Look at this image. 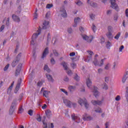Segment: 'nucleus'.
I'll return each instance as SVG.
<instances>
[{
  "label": "nucleus",
  "mask_w": 128,
  "mask_h": 128,
  "mask_svg": "<svg viewBox=\"0 0 128 128\" xmlns=\"http://www.w3.org/2000/svg\"><path fill=\"white\" fill-rule=\"evenodd\" d=\"M83 120H92V117L88 114H85L83 116Z\"/></svg>",
  "instance_id": "obj_14"
},
{
  "label": "nucleus",
  "mask_w": 128,
  "mask_h": 128,
  "mask_svg": "<svg viewBox=\"0 0 128 128\" xmlns=\"http://www.w3.org/2000/svg\"><path fill=\"white\" fill-rule=\"evenodd\" d=\"M110 2L111 4V7L112 8L116 10V12H118L120 10L118 4L116 3V0H110Z\"/></svg>",
  "instance_id": "obj_5"
},
{
  "label": "nucleus",
  "mask_w": 128,
  "mask_h": 128,
  "mask_svg": "<svg viewBox=\"0 0 128 128\" xmlns=\"http://www.w3.org/2000/svg\"><path fill=\"white\" fill-rule=\"evenodd\" d=\"M98 88L94 86L93 88V94L96 98H98L100 96V92H98Z\"/></svg>",
  "instance_id": "obj_10"
},
{
  "label": "nucleus",
  "mask_w": 128,
  "mask_h": 128,
  "mask_svg": "<svg viewBox=\"0 0 128 128\" xmlns=\"http://www.w3.org/2000/svg\"><path fill=\"white\" fill-rule=\"evenodd\" d=\"M46 114L47 116V118H50V116H52V111H50V110H48L46 111Z\"/></svg>",
  "instance_id": "obj_23"
},
{
  "label": "nucleus",
  "mask_w": 128,
  "mask_h": 128,
  "mask_svg": "<svg viewBox=\"0 0 128 128\" xmlns=\"http://www.w3.org/2000/svg\"><path fill=\"white\" fill-rule=\"evenodd\" d=\"M67 74H68V76H72V70H68L67 71Z\"/></svg>",
  "instance_id": "obj_55"
},
{
  "label": "nucleus",
  "mask_w": 128,
  "mask_h": 128,
  "mask_svg": "<svg viewBox=\"0 0 128 128\" xmlns=\"http://www.w3.org/2000/svg\"><path fill=\"white\" fill-rule=\"evenodd\" d=\"M110 64H107L104 67V70H108L110 69Z\"/></svg>",
  "instance_id": "obj_38"
},
{
  "label": "nucleus",
  "mask_w": 128,
  "mask_h": 128,
  "mask_svg": "<svg viewBox=\"0 0 128 128\" xmlns=\"http://www.w3.org/2000/svg\"><path fill=\"white\" fill-rule=\"evenodd\" d=\"M88 55L86 57H84L83 60H84L86 62H90V60H92V56H94V52L90 50H87Z\"/></svg>",
  "instance_id": "obj_1"
},
{
  "label": "nucleus",
  "mask_w": 128,
  "mask_h": 128,
  "mask_svg": "<svg viewBox=\"0 0 128 128\" xmlns=\"http://www.w3.org/2000/svg\"><path fill=\"white\" fill-rule=\"evenodd\" d=\"M120 32H118V34L114 36V38L115 40H118L120 38Z\"/></svg>",
  "instance_id": "obj_40"
},
{
  "label": "nucleus",
  "mask_w": 128,
  "mask_h": 128,
  "mask_svg": "<svg viewBox=\"0 0 128 128\" xmlns=\"http://www.w3.org/2000/svg\"><path fill=\"white\" fill-rule=\"evenodd\" d=\"M61 66H63V68H64V70H68V63L63 62L61 63Z\"/></svg>",
  "instance_id": "obj_17"
},
{
  "label": "nucleus",
  "mask_w": 128,
  "mask_h": 128,
  "mask_svg": "<svg viewBox=\"0 0 128 128\" xmlns=\"http://www.w3.org/2000/svg\"><path fill=\"white\" fill-rule=\"evenodd\" d=\"M71 66L72 68H76V64L74 62H72L71 64Z\"/></svg>",
  "instance_id": "obj_44"
},
{
  "label": "nucleus",
  "mask_w": 128,
  "mask_h": 128,
  "mask_svg": "<svg viewBox=\"0 0 128 128\" xmlns=\"http://www.w3.org/2000/svg\"><path fill=\"white\" fill-rule=\"evenodd\" d=\"M59 12L62 18H66V16H68L66 11V10H64V8H60Z\"/></svg>",
  "instance_id": "obj_9"
},
{
  "label": "nucleus",
  "mask_w": 128,
  "mask_h": 128,
  "mask_svg": "<svg viewBox=\"0 0 128 128\" xmlns=\"http://www.w3.org/2000/svg\"><path fill=\"white\" fill-rule=\"evenodd\" d=\"M116 62H114L113 63L112 69L113 70H116Z\"/></svg>",
  "instance_id": "obj_62"
},
{
  "label": "nucleus",
  "mask_w": 128,
  "mask_h": 128,
  "mask_svg": "<svg viewBox=\"0 0 128 128\" xmlns=\"http://www.w3.org/2000/svg\"><path fill=\"white\" fill-rule=\"evenodd\" d=\"M46 76L49 82H54V79L52 78V75L46 74Z\"/></svg>",
  "instance_id": "obj_26"
},
{
  "label": "nucleus",
  "mask_w": 128,
  "mask_h": 128,
  "mask_svg": "<svg viewBox=\"0 0 128 128\" xmlns=\"http://www.w3.org/2000/svg\"><path fill=\"white\" fill-rule=\"evenodd\" d=\"M71 118L72 120H74L76 122H78H78H80V116H76V114H72L71 115Z\"/></svg>",
  "instance_id": "obj_8"
},
{
  "label": "nucleus",
  "mask_w": 128,
  "mask_h": 128,
  "mask_svg": "<svg viewBox=\"0 0 128 128\" xmlns=\"http://www.w3.org/2000/svg\"><path fill=\"white\" fill-rule=\"evenodd\" d=\"M74 24H78L79 22H80V18L77 17L76 18H75L74 19Z\"/></svg>",
  "instance_id": "obj_33"
},
{
  "label": "nucleus",
  "mask_w": 128,
  "mask_h": 128,
  "mask_svg": "<svg viewBox=\"0 0 128 128\" xmlns=\"http://www.w3.org/2000/svg\"><path fill=\"white\" fill-rule=\"evenodd\" d=\"M112 42H110V41H108L106 44V46L108 48H110V46H112Z\"/></svg>",
  "instance_id": "obj_34"
},
{
  "label": "nucleus",
  "mask_w": 128,
  "mask_h": 128,
  "mask_svg": "<svg viewBox=\"0 0 128 128\" xmlns=\"http://www.w3.org/2000/svg\"><path fill=\"white\" fill-rule=\"evenodd\" d=\"M54 6V5L52 4H48L46 5V8H52Z\"/></svg>",
  "instance_id": "obj_48"
},
{
  "label": "nucleus",
  "mask_w": 128,
  "mask_h": 128,
  "mask_svg": "<svg viewBox=\"0 0 128 128\" xmlns=\"http://www.w3.org/2000/svg\"><path fill=\"white\" fill-rule=\"evenodd\" d=\"M90 18H91V20H94V18H96V15H94L93 14H90Z\"/></svg>",
  "instance_id": "obj_39"
},
{
  "label": "nucleus",
  "mask_w": 128,
  "mask_h": 128,
  "mask_svg": "<svg viewBox=\"0 0 128 128\" xmlns=\"http://www.w3.org/2000/svg\"><path fill=\"white\" fill-rule=\"evenodd\" d=\"M14 82H13L11 84V86L7 90V94H12V88L14 86Z\"/></svg>",
  "instance_id": "obj_16"
},
{
  "label": "nucleus",
  "mask_w": 128,
  "mask_h": 128,
  "mask_svg": "<svg viewBox=\"0 0 128 128\" xmlns=\"http://www.w3.org/2000/svg\"><path fill=\"white\" fill-rule=\"evenodd\" d=\"M50 12H47L46 14V18H50Z\"/></svg>",
  "instance_id": "obj_51"
},
{
  "label": "nucleus",
  "mask_w": 128,
  "mask_h": 128,
  "mask_svg": "<svg viewBox=\"0 0 128 128\" xmlns=\"http://www.w3.org/2000/svg\"><path fill=\"white\" fill-rule=\"evenodd\" d=\"M86 84L88 88H90L92 84V80L88 78V79L86 80Z\"/></svg>",
  "instance_id": "obj_25"
},
{
  "label": "nucleus",
  "mask_w": 128,
  "mask_h": 128,
  "mask_svg": "<svg viewBox=\"0 0 128 128\" xmlns=\"http://www.w3.org/2000/svg\"><path fill=\"white\" fill-rule=\"evenodd\" d=\"M12 18L14 22H20V17L14 14L12 15Z\"/></svg>",
  "instance_id": "obj_15"
},
{
  "label": "nucleus",
  "mask_w": 128,
  "mask_h": 128,
  "mask_svg": "<svg viewBox=\"0 0 128 128\" xmlns=\"http://www.w3.org/2000/svg\"><path fill=\"white\" fill-rule=\"evenodd\" d=\"M82 36L84 40L86 41L87 42H92V36H88L86 34H82Z\"/></svg>",
  "instance_id": "obj_7"
},
{
  "label": "nucleus",
  "mask_w": 128,
  "mask_h": 128,
  "mask_svg": "<svg viewBox=\"0 0 128 128\" xmlns=\"http://www.w3.org/2000/svg\"><path fill=\"white\" fill-rule=\"evenodd\" d=\"M50 62L52 64H56V60H54V58H52L51 59Z\"/></svg>",
  "instance_id": "obj_61"
},
{
  "label": "nucleus",
  "mask_w": 128,
  "mask_h": 128,
  "mask_svg": "<svg viewBox=\"0 0 128 128\" xmlns=\"http://www.w3.org/2000/svg\"><path fill=\"white\" fill-rule=\"evenodd\" d=\"M37 12L38 9H36L34 15V20H38V14Z\"/></svg>",
  "instance_id": "obj_28"
},
{
  "label": "nucleus",
  "mask_w": 128,
  "mask_h": 128,
  "mask_svg": "<svg viewBox=\"0 0 128 128\" xmlns=\"http://www.w3.org/2000/svg\"><path fill=\"white\" fill-rule=\"evenodd\" d=\"M99 62H100V61H98V58H94V60L92 61V64H94L96 66H98Z\"/></svg>",
  "instance_id": "obj_24"
},
{
  "label": "nucleus",
  "mask_w": 128,
  "mask_h": 128,
  "mask_svg": "<svg viewBox=\"0 0 128 128\" xmlns=\"http://www.w3.org/2000/svg\"><path fill=\"white\" fill-rule=\"evenodd\" d=\"M6 24V26H10V18H7Z\"/></svg>",
  "instance_id": "obj_50"
},
{
  "label": "nucleus",
  "mask_w": 128,
  "mask_h": 128,
  "mask_svg": "<svg viewBox=\"0 0 128 128\" xmlns=\"http://www.w3.org/2000/svg\"><path fill=\"white\" fill-rule=\"evenodd\" d=\"M33 113H34V111L32 110H30L28 111V114H30V116H32Z\"/></svg>",
  "instance_id": "obj_49"
},
{
  "label": "nucleus",
  "mask_w": 128,
  "mask_h": 128,
  "mask_svg": "<svg viewBox=\"0 0 128 128\" xmlns=\"http://www.w3.org/2000/svg\"><path fill=\"white\" fill-rule=\"evenodd\" d=\"M16 102H17L16 100H14L12 102L10 108L16 109V108L18 104L16 103Z\"/></svg>",
  "instance_id": "obj_22"
},
{
  "label": "nucleus",
  "mask_w": 128,
  "mask_h": 128,
  "mask_svg": "<svg viewBox=\"0 0 128 128\" xmlns=\"http://www.w3.org/2000/svg\"><path fill=\"white\" fill-rule=\"evenodd\" d=\"M76 4L78 6H82V2L80 0H78V2H76Z\"/></svg>",
  "instance_id": "obj_53"
},
{
  "label": "nucleus",
  "mask_w": 128,
  "mask_h": 128,
  "mask_svg": "<svg viewBox=\"0 0 128 128\" xmlns=\"http://www.w3.org/2000/svg\"><path fill=\"white\" fill-rule=\"evenodd\" d=\"M22 112H24V108L21 107L18 110V114H22Z\"/></svg>",
  "instance_id": "obj_56"
},
{
  "label": "nucleus",
  "mask_w": 128,
  "mask_h": 128,
  "mask_svg": "<svg viewBox=\"0 0 128 128\" xmlns=\"http://www.w3.org/2000/svg\"><path fill=\"white\" fill-rule=\"evenodd\" d=\"M115 100L117 102H118L119 100H120V96H117L115 98Z\"/></svg>",
  "instance_id": "obj_60"
},
{
  "label": "nucleus",
  "mask_w": 128,
  "mask_h": 128,
  "mask_svg": "<svg viewBox=\"0 0 128 128\" xmlns=\"http://www.w3.org/2000/svg\"><path fill=\"white\" fill-rule=\"evenodd\" d=\"M128 78V71L126 72V74H124V76L122 78V82L124 84L126 80V78Z\"/></svg>",
  "instance_id": "obj_20"
},
{
  "label": "nucleus",
  "mask_w": 128,
  "mask_h": 128,
  "mask_svg": "<svg viewBox=\"0 0 128 128\" xmlns=\"http://www.w3.org/2000/svg\"><path fill=\"white\" fill-rule=\"evenodd\" d=\"M48 26H49L48 22L45 20L44 22L43 23L42 28L43 30H46V28H48Z\"/></svg>",
  "instance_id": "obj_19"
},
{
  "label": "nucleus",
  "mask_w": 128,
  "mask_h": 128,
  "mask_svg": "<svg viewBox=\"0 0 128 128\" xmlns=\"http://www.w3.org/2000/svg\"><path fill=\"white\" fill-rule=\"evenodd\" d=\"M106 36L110 40H112L114 38V36L112 35V32H108L106 34Z\"/></svg>",
  "instance_id": "obj_21"
},
{
  "label": "nucleus",
  "mask_w": 128,
  "mask_h": 128,
  "mask_svg": "<svg viewBox=\"0 0 128 128\" xmlns=\"http://www.w3.org/2000/svg\"><path fill=\"white\" fill-rule=\"evenodd\" d=\"M48 94H50V92H48L46 90H44L43 92V96L46 98H48Z\"/></svg>",
  "instance_id": "obj_32"
},
{
  "label": "nucleus",
  "mask_w": 128,
  "mask_h": 128,
  "mask_svg": "<svg viewBox=\"0 0 128 128\" xmlns=\"http://www.w3.org/2000/svg\"><path fill=\"white\" fill-rule=\"evenodd\" d=\"M40 34V29H38L36 33L34 34L32 36V40L31 41V44H34V42H36V38H38V36Z\"/></svg>",
  "instance_id": "obj_6"
},
{
  "label": "nucleus",
  "mask_w": 128,
  "mask_h": 128,
  "mask_svg": "<svg viewBox=\"0 0 128 128\" xmlns=\"http://www.w3.org/2000/svg\"><path fill=\"white\" fill-rule=\"evenodd\" d=\"M74 79L77 82H78L80 80V76H78L77 74H76L75 76L74 77Z\"/></svg>",
  "instance_id": "obj_42"
},
{
  "label": "nucleus",
  "mask_w": 128,
  "mask_h": 128,
  "mask_svg": "<svg viewBox=\"0 0 128 128\" xmlns=\"http://www.w3.org/2000/svg\"><path fill=\"white\" fill-rule=\"evenodd\" d=\"M76 90V86H74L70 85L68 86V90L70 94H74V92Z\"/></svg>",
  "instance_id": "obj_11"
},
{
  "label": "nucleus",
  "mask_w": 128,
  "mask_h": 128,
  "mask_svg": "<svg viewBox=\"0 0 128 128\" xmlns=\"http://www.w3.org/2000/svg\"><path fill=\"white\" fill-rule=\"evenodd\" d=\"M60 90L61 92H64V94H65L66 96H68V92H66V90L64 88H60Z\"/></svg>",
  "instance_id": "obj_37"
},
{
  "label": "nucleus",
  "mask_w": 128,
  "mask_h": 128,
  "mask_svg": "<svg viewBox=\"0 0 128 128\" xmlns=\"http://www.w3.org/2000/svg\"><path fill=\"white\" fill-rule=\"evenodd\" d=\"M91 102L94 104V106H100V104H102V100H92Z\"/></svg>",
  "instance_id": "obj_12"
},
{
  "label": "nucleus",
  "mask_w": 128,
  "mask_h": 128,
  "mask_svg": "<svg viewBox=\"0 0 128 128\" xmlns=\"http://www.w3.org/2000/svg\"><path fill=\"white\" fill-rule=\"evenodd\" d=\"M112 27L109 26H108V32H112Z\"/></svg>",
  "instance_id": "obj_43"
},
{
  "label": "nucleus",
  "mask_w": 128,
  "mask_h": 128,
  "mask_svg": "<svg viewBox=\"0 0 128 128\" xmlns=\"http://www.w3.org/2000/svg\"><path fill=\"white\" fill-rule=\"evenodd\" d=\"M112 10H108L106 12L108 16H110L112 14Z\"/></svg>",
  "instance_id": "obj_63"
},
{
  "label": "nucleus",
  "mask_w": 128,
  "mask_h": 128,
  "mask_svg": "<svg viewBox=\"0 0 128 128\" xmlns=\"http://www.w3.org/2000/svg\"><path fill=\"white\" fill-rule=\"evenodd\" d=\"M124 48V46L122 45L120 46V47L119 48V52H122V50Z\"/></svg>",
  "instance_id": "obj_54"
},
{
  "label": "nucleus",
  "mask_w": 128,
  "mask_h": 128,
  "mask_svg": "<svg viewBox=\"0 0 128 128\" xmlns=\"http://www.w3.org/2000/svg\"><path fill=\"white\" fill-rule=\"evenodd\" d=\"M8 95H9V96L8 97V102H10V100H12V94H10Z\"/></svg>",
  "instance_id": "obj_46"
},
{
  "label": "nucleus",
  "mask_w": 128,
  "mask_h": 128,
  "mask_svg": "<svg viewBox=\"0 0 128 128\" xmlns=\"http://www.w3.org/2000/svg\"><path fill=\"white\" fill-rule=\"evenodd\" d=\"M104 60H106V58L101 60L99 62L98 66H104Z\"/></svg>",
  "instance_id": "obj_31"
},
{
  "label": "nucleus",
  "mask_w": 128,
  "mask_h": 128,
  "mask_svg": "<svg viewBox=\"0 0 128 128\" xmlns=\"http://www.w3.org/2000/svg\"><path fill=\"white\" fill-rule=\"evenodd\" d=\"M95 112H96L100 113V112H102V109H100V108H98L97 109H96L95 110Z\"/></svg>",
  "instance_id": "obj_58"
},
{
  "label": "nucleus",
  "mask_w": 128,
  "mask_h": 128,
  "mask_svg": "<svg viewBox=\"0 0 128 128\" xmlns=\"http://www.w3.org/2000/svg\"><path fill=\"white\" fill-rule=\"evenodd\" d=\"M64 80L66 82H70V78H68V76H65L64 77Z\"/></svg>",
  "instance_id": "obj_41"
},
{
  "label": "nucleus",
  "mask_w": 128,
  "mask_h": 128,
  "mask_svg": "<svg viewBox=\"0 0 128 128\" xmlns=\"http://www.w3.org/2000/svg\"><path fill=\"white\" fill-rule=\"evenodd\" d=\"M80 57L78 56H76V58H71L72 60H78Z\"/></svg>",
  "instance_id": "obj_47"
},
{
  "label": "nucleus",
  "mask_w": 128,
  "mask_h": 128,
  "mask_svg": "<svg viewBox=\"0 0 128 128\" xmlns=\"http://www.w3.org/2000/svg\"><path fill=\"white\" fill-rule=\"evenodd\" d=\"M42 82L40 81L38 82L37 84L38 86H42Z\"/></svg>",
  "instance_id": "obj_64"
},
{
  "label": "nucleus",
  "mask_w": 128,
  "mask_h": 128,
  "mask_svg": "<svg viewBox=\"0 0 128 128\" xmlns=\"http://www.w3.org/2000/svg\"><path fill=\"white\" fill-rule=\"evenodd\" d=\"M50 40V34H48V36H47V41L48 42Z\"/></svg>",
  "instance_id": "obj_59"
},
{
  "label": "nucleus",
  "mask_w": 128,
  "mask_h": 128,
  "mask_svg": "<svg viewBox=\"0 0 128 128\" xmlns=\"http://www.w3.org/2000/svg\"><path fill=\"white\" fill-rule=\"evenodd\" d=\"M102 88H104V90H108V84H106V83H104L102 85Z\"/></svg>",
  "instance_id": "obj_29"
},
{
  "label": "nucleus",
  "mask_w": 128,
  "mask_h": 128,
  "mask_svg": "<svg viewBox=\"0 0 128 128\" xmlns=\"http://www.w3.org/2000/svg\"><path fill=\"white\" fill-rule=\"evenodd\" d=\"M67 32L68 33H69L70 34H72V28H68V29H67Z\"/></svg>",
  "instance_id": "obj_36"
},
{
  "label": "nucleus",
  "mask_w": 128,
  "mask_h": 128,
  "mask_svg": "<svg viewBox=\"0 0 128 128\" xmlns=\"http://www.w3.org/2000/svg\"><path fill=\"white\" fill-rule=\"evenodd\" d=\"M20 68H18L15 72V76H18L20 74Z\"/></svg>",
  "instance_id": "obj_27"
},
{
  "label": "nucleus",
  "mask_w": 128,
  "mask_h": 128,
  "mask_svg": "<svg viewBox=\"0 0 128 128\" xmlns=\"http://www.w3.org/2000/svg\"><path fill=\"white\" fill-rule=\"evenodd\" d=\"M92 30L94 32H96V27L94 24L92 25Z\"/></svg>",
  "instance_id": "obj_45"
},
{
  "label": "nucleus",
  "mask_w": 128,
  "mask_h": 128,
  "mask_svg": "<svg viewBox=\"0 0 128 128\" xmlns=\"http://www.w3.org/2000/svg\"><path fill=\"white\" fill-rule=\"evenodd\" d=\"M78 102L81 106H84L86 108H88V102L86 99L84 98L83 99H82V98H79L78 100Z\"/></svg>",
  "instance_id": "obj_2"
},
{
  "label": "nucleus",
  "mask_w": 128,
  "mask_h": 128,
  "mask_svg": "<svg viewBox=\"0 0 128 128\" xmlns=\"http://www.w3.org/2000/svg\"><path fill=\"white\" fill-rule=\"evenodd\" d=\"M8 66H10V64H8L7 65H6V66L4 68V72H6V70H8Z\"/></svg>",
  "instance_id": "obj_57"
},
{
  "label": "nucleus",
  "mask_w": 128,
  "mask_h": 128,
  "mask_svg": "<svg viewBox=\"0 0 128 128\" xmlns=\"http://www.w3.org/2000/svg\"><path fill=\"white\" fill-rule=\"evenodd\" d=\"M44 70H46V72H50V69L48 65H44Z\"/></svg>",
  "instance_id": "obj_30"
},
{
  "label": "nucleus",
  "mask_w": 128,
  "mask_h": 128,
  "mask_svg": "<svg viewBox=\"0 0 128 128\" xmlns=\"http://www.w3.org/2000/svg\"><path fill=\"white\" fill-rule=\"evenodd\" d=\"M15 110L16 109H14V108H12V107H10L9 110L10 114H14V112Z\"/></svg>",
  "instance_id": "obj_35"
},
{
  "label": "nucleus",
  "mask_w": 128,
  "mask_h": 128,
  "mask_svg": "<svg viewBox=\"0 0 128 128\" xmlns=\"http://www.w3.org/2000/svg\"><path fill=\"white\" fill-rule=\"evenodd\" d=\"M22 56V53L19 54L16 57V58L12 62V68H15V66L18 64V62H20V56Z\"/></svg>",
  "instance_id": "obj_4"
},
{
  "label": "nucleus",
  "mask_w": 128,
  "mask_h": 128,
  "mask_svg": "<svg viewBox=\"0 0 128 128\" xmlns=\"http://www.w3.org/2000/svg\"><path fill=\"white\" fill-rule=\"evenodd\" d=\"M64 102L66 106L68 108H76V104L75 102H70V100H68L66 99L64 100Z\"/></svg>",
  "instance_id": "obj_3"
},
{
  "label": "nucleus",
  "mask_w": 128,
  "mask_h": 128,
  "mask_svg": "<svg viewBox=\"0 0 128 128\" xmlns=\"http://www.w3.org/2000/svg\"><path fill=\"white\" fill-rule=\"evenodd\" d=\"M48 54V48H46L43 52L42 58L44 60V58H46Z\"/></svg>",
  "instance_id": "obj_13"
},
{
  "label": "nucleus",
  "mask_w": 128,
  "mask_h": 128,
  "mask_svg": "<svg viewBox=\"0 0 128 128\" xmlns=\"http://www.w3.org/2000/svg\"><path fill=\"white\" fill-rule=\"evenodd\" d=\"M20 84H22V78L18 80V82L16 88V92H18V90H20Z\"/></svg>",
  "instance_id": "obj_18"
},
{
  "label": "nucleus",
  "mask_w": 128,
  "mask_h": 128,
  "mask_svg": "<svg viewBox=\"0 0 128 128\" xmlns=\"http://www.w3.org/2000/svg\"><path fill=\"white\" fill-rule=\"evenodd\" d=\"M53 54H54L56 56H58V52H56V50H53Z\"/></svg>",
  "instance_id": "obj_52"
}]
</instances>
